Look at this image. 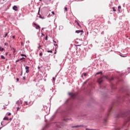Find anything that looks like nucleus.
Instances as JSON below:
<instances>
[{"instance_id": "obj_12", "label": "nucleus", "mask_w": 130, "mask_h": 130, "mask_svg": "<svg viewBox=\"0 0 130 130\" xmlns=\"http://www.w3.org/2000/svg\"><path fill=\"white\" fill-rule=\"evenodd\" d=\"M1 58L2 59H6V57L4 55H1Z\"/></svg>"}, {"instance_id": "obj_18", "label": "nucleus", "mask_w": 130, "mask_h": 130, "mask_svg": "<svg viewBox=\"0 0 130 130\" xmlns=\"http://www.w3.org/2000/svg\"><path fill=\"white\" fill-rule=\"evenodd\" d=\"M7 115L8 116H10V115H12V114L11 113H8Z\"/></svg>"}, {"instance_id": "obj_7", "label": "nucleus", "mask_w": 130, "mask_h": 130, "mask_svg": "<svg viewBox=\"0 0 130 130\" xmlns=\"http://www.w3.org/2000/svg\"><path fill=\"white\" fill-rule=\"evenodd\" d=\"M25 70H26V74H28V73H29V67L26 66L25 67Z\"/></svg>"}, {"instance_id": "obj_4", "label": "nucleus", "mask_w": 130, "mask_h": 130, "mask_svg": "<svg viewBox=\"0 0 130 130\" xmlns=\"http://www.w3.org/2000/svg\"><path fill=\"white\" fill-rule=\"evenodd\" d=\"M33 24L34 25V26H36V29L39 30V29H40V26L38 25L37 24H36V23H34Z\"/></svg>"}, {"instance_id": "obj_11", "label": "nucleus", "mask_w": 130, "mask_h": 130, "mask_svg": "<svg viewBox=\"0 0 130 130\" xmlns=\"http://www.w3.org/2000/svg\"><path fill=\"white\" fill-rule=\"evenodd\" d=\"M25 104L26 105H29V104H30V102H28V101H25Z\"/></svg>"}, {"instance_id": "obj_26", "label": "nucleus", "mask_w": 130, "mask_h": 130, "mask_svg": "<svg viewBox=\"0 0 130 130\" xmlns=\"http://www.w3.org/2000/svg\"><path fill=\"white\" fill-rule=\"evenodd\" d=\"M83 76H84V77H86V76H87V74L86 73H84L83 74Z\"/></svg>"}, {"instance_id": "obj_34", "label": "nucleus", "mask_w": 130, "mask_h": 130, "mask_svg": "<svg viewBox=\"0 0 130 130\" xmlns=\"http://www.w3.org/2000/svg\"><path fill=\"white\" fill-rule=\"evenodd\" d=\"M16 80H17V82H19V78H17Z\"/></svg>"}, {"instance_id": "obj_43", "label": "nucleus", "mask_w": 130, "mask_h": 130, "mask_svg": "<svg viewBox=\"0 0 130 130\" xmlns=\"http://www.w3.org/2000/svg\"><path fill=\"white\" fill-rule=\"evenodd\" d=\"M41 1H42V0H40V2H41Z\"/></svg>"}, {"instance_id": "obj_10", "label": "nucleus", "mask_w": 130, "mask_h": 130, "mask_svg": "<svg viewBox=\"0 0 130 130\" xmlns=\"http://www.w3.org/2000/svg\"><path fill=\"white\" fill-rule=\"evenodd\" d=\"M75 23H77V25H78V26H79V27H81V25H80V23H79V22H78V21L75 20Z\"/></svg>"}, {"instance_id": "obj_37", "label": "nucleus", "mask_w": 130, "mask_h": 130, "mask_svg": "<svg viewBox=\"0 0 130 130\" xmlns=\"http://www.w3.org/2000/svg\"><path fill=\"white\" fill-rule=\"evenodd\" d=\"M42 35L43 36H44V34H42Z\"/></svg>"}, {"instance_id": "obj_29", "label": "nucleus", "mask_w": 130, "mask_h": 130, "mask_svg": "<svg viewBox=\"0 0 130 130\" xmlns=\"http://www.w3.org/2000/svg\"><path fill=\"white\" fill-rule=\"evenodd\" d=\"M20 59H18V60H17L16 61V62H18V61H20Z\"/></svg>"}, {"instance_id": "obj_8", "label": "nucleus", "mask_w": 130, "mask_h": 130, "mask_svg": "<svg viewBox=\"0 0 130 130\" xmlns=\"http://www.w3.org/2000/svg\"><path fill=\"white\" fill-rule=\"evenodd\" d=\"M76 33L79 34V33H83L84 31H83V30H76Z\"/></svg>"}, {"instance_id": "obj_24", "label": "nucleus", "mask_w": 130, "mask_h": 130, "mask_svg": "<svg viewBox=\"0 0 130 130\" xmlns=\"http://www.w3.org/2000/svg\"><path fill=\"white\" fill-rule=\"evenodd\" d=\"M64 10H65V11H66V12H68V8L65 7V8H64Z\"/></svg>"}, {"instance_id": "obj_40", "label": "nucleus", "mask_w": 130, "mask_h": 130, "mask_svg": "<svg viewBox=\"0 0 130 130\" xmlns=\"http://www.w3.org/2000/svg\"><path fill=\"white\" fill-rule=\"evenodd\" d=\"M1 124H2V125H3V122H1Z\"/></svg>"}, {"instance_id": "obj_2", "label": "nucleus", "mask_w": 130, "mask_h": 130, "mask_svg": "<svg viewBox=\"0 0 130 130\" xmlns=\"http://www.w3.org/2000/svg\"><path fill=\"white\" fill-rule=\"evenodd\" d=\"M103 78H105L107 80L108 79V77L107 76H103L102 77L100 78L98 80V83L100 84L101 83L103 82Z\"/></svg>"}, {"instance_id": "obj_42", "label": "nucleus", "mask_w": 130, "mask_h": 130, "mask_svg": "<svg viewBox=\"0 0 130 130\" xmlns=\"http://www.w3.org/2000/svg\"><path fill=\"white\" fill-rule=\"evenodd\" d=\"M83 35V34H80V35Z\"/></svg>"}, {"instance_id": "obj_5", "label": "nucleus", "mask_w": 130, "mask_h": 130, "mask_svg": "<svg viewBox=\"0 0 130 130\" xmlns=\"http://www.w3.org/2000/svg\"><path fill=\"white\" fill-rule=\"evenodd\" d=\"M4 120H12V118H9V117L8 116H5L4 118Z\"/></svg>"}, {"instance_id": "obj_16", "label": "nucleus", "mask_w": 130, "mask_h": 130, "mask_svg": "<svg viewBox=\"0 0 130 130\" xmlns=\"http://www.w3.org/2000/svg\"><path fill=\"white\" fill-rule=\"evenodd\" d=\"M8 33H6L5 35V36H4V38H6V37H7V36H8Z\"/></svg>"}, {"instance_id": "obj_1", "label": "nucleus", "mask_w": 130, "mask_h": 130, "mask_svg": "<svg viewBox=\"0 0 130 130\" xmlns=\"http://www.w3.org/2000/svg\"><path fill=\"white\" fill-rule=\"evenodd\" d=\"M130 110L127 111L126 112H122L119 113L117 116V118H119V117H124L126 116V114H129Z\"/></svg>"}, {"instance_id": "obj_6", "label": "nucleus", "mask_w": 130, "mask_h": 130, "mask_svg": "<svg viewBox=\"0 0 130 130\" xmlns=\"http://www.w3.org/2000/svg\"><path fill=\"white\" fill-rule=\"evenodd\" d=\"M72 127L73 128H74L75 127H83V125H75V126H72Z\"/></svg>"}, {"instance_id": "obj_15", "label": "nucleus", "mask_w": 130, "mask_h": 130, "mask_svg": "<svg viewBox=\"0 0 130 130\" xmlns=\"http://www.w3.org/2000/svg\"><path fill=\"white\" fill-rule=\"evenodd\" d=\"M63 120H64V121H69V119H68V118H64L63 119Z\"/></svg>"}, {"instance_id": "obj_41", "label": "nucleus", "mask_w": 130, "mask_h": 130, "mask_svg": "<svg viewBox=\"0 0 130 130\" xmlns=\"http://www.w3.org/2000/svg\"><path fill=\"white\" fill-rule=\"evenodd\" d=\"M128 120H130V117H129Z\"/></svg>"}, {"instance_id": "obj_31", "label": "nucleus", "mask_w": 130, "mask_h": 130, "mask_svg": "<svg viewBox=\"0 0 130 130\" xmlns=\"http://www.w3.org/2000/svg\"><path fill=\"white\" fill-rule=\"evenodd\" d=\"M53 81L54 82V81H55V78L53 77Z\"/></svg>"}, {"instance_id": "obj_13", "label": "nucleus", "mask_w": 130, "mask_h": 130, "mask_svg": "<svg viewBox=\"0 0 130 130\" xmlns=\"http://www.w3.org/2000/svg\"><path fill=\"white\" fill-rule=\"evenodd\" d=\"M102 72H98V73H96V75H99V74H100V75H102Z\"/></svg>"}, {"instance_id": "obj_25", "label": "nucleus", "mask_w": 130, "mask_h": 130, "mask_svg": "<svg viewBox=\"0 0 130 130\" xmlns=\"http://www.w3.org/2000/svg\"><path fill=\"white\" fill-rule=\"evenodd\" d=\"M54 45H56V46H57V44H55V43H56V42L55 41H54Z\"/></svg>"}, {"instance_id": "obj_14", "label": "nucleus", "mask_w": 130, "mask_h": 130, "mask_svg": "<svg viewBox=\"0 0 130 130\" xmlns=\"http://www.w3.org/2000/svg\"><path fill=\"white\" fill-rule=\"evenodd\" d=\"M120 9H121V6H118V12H120Z\"/></svg>"}, {"instance_id": "obj_27", "label": "nucleus", "mask_w": 130, "mask_h": 130, "mask_svg": "<svg viewBox=\"0 0 130 130\" xmlns=\"http://www.w3.org/2000/svg\"><path fill=\"white\" fill-rule=\"evenodd\" d=\"M22 59H25V58L22 57L20 59V60H22Z\"/></svg>"}, {"instance_id": "obj_22", "label": "nucleus", "mask_w": 130, "mask_h": 130, "mask_svg": "<svg viewBox=\"0 0 130 130\" xmlns=\"http://www.w3.org/2000/svg\"><path fill=\"white\" fill-rule=\"evenodd\" d=\"M21 56H25V57H26V55L24 54H21Z\"/></svg>"}, {"instance_id": "obj_3", "label": "nucleus", "mask_w": 130, "mask_h": 130, "mask_svg": "<svg viewBox=\"0 0 130 130\" xmlns=\"http://www.w3.org/2000/svg\"><path fill=\"white\" fill-rule=\"evenodd\" d=\"M68 94L71 96V98H72L73 99L76 98V97L77 96V94L76 93L69 92Z\"/></svg>"}, {"instance_id": "obj_39", "label": "nucleus", "mask_w": 130, "mask_h": 130, "mask_svg": "<svg viewBox=\"0 0 130 130\" xmlns=\"http://www.w3.org/2000/svg\"><path fill=\"white\" fill-rule=\"evenodd\" d=\"M21 45H23V42H21Z\"/></svg>"}, {"instance_id": "obj_33", "label": "nucleus", "mask_w": 130, "mask_h": 130, "mask_svg": "<svg viewBox=\"0 0 130 130\" xmlns=\"http://www.w3.org/2000/svg\"><path fill=\"white\" fill-rule=\"evenodd\" d=\"M87 82H88L87 81L84 82V84H87Z\"/></svg>"}, {"instance_id": "obj_21", "label": "nucleus", "mask_w": 130, "mask_h": 130, "mask_svg": "<svg viewBox=\"0 0 130 130\" xmlns=\"http://www.w3.org/2000/svg\"><path fill=\"white\" fill-rule=\"evenodd\" d=\"M47 52H48V53L50 52V53H52V50H48Z\"/></svg>"}, {"instance_id": "obj_45", "label": "nucleus", "mask_w": 130, "mask_h": 130, "mask_svg": "<svg viewBox=\"0 0 130 130\" xmlns=\"http://www.w3.org/2000/svg\"><path fill=\"white\" fill-rule=\"evenodd\" d=\"M55 53H56V52H55Z\"/></svg>"}, {"instance_id": "obj_36", "label": "nucleus", "mask_w": 130, "mask_h": 130, "mask_svg": "<svg viewBox=\"0 0 130 130\" xmlns=\"http://www.w3.org/2000/svg\"><path fill=\"white\" fill-rule=\"evenodd\" d=\"M25 79H26V78H25V77H23V80H25Z\"/></svg>"}, {"instance_id": "obj_20", "label": "nucleus", "mask_w": 130, "mask_h": 130, "mask_svg": "<svg viewBox=\"0 0 130 130\" xmlns=\"http://www.w3.org/2000/svg\"><path fill=\"white\" fill-rule=\"evenodd\" d=\"M104 122H107V118L104 119Z\"/></svg>"}, {"instance_id": "obj_17", "label": "nucleus", "mask_w": 130, "mask_h": 130, "mask_svg": "<svg viewBox=\"0 0 130 130\" xmlns=\"http://www.w3.org/2000/svg\"><path fill=\"white\" fill-rule=\"evenodd\" d=\"M4 48H0V51H4Z\"/></svg>"}, {"instance_id": "obj_35", "label": "nucleus", "mask_w": 130, "mask_h": 130, "mask_svg": "<svg viewBox=\"0 0 130 130\" xmlns=\"http://www.w3.org/2000/svg\"><path fill=\"white\" fill-rule=\"evenodd\" d=\"M38 48L39 49V48H41V46H39V47H38Z\"/></svg>"}, {"instance_id": "obj_30", "label": "nucleus", "mask_w": 130, "mask_h": 130, "mask_svg": "<svg viewBox=\"0 0 130 130\" xmlns=\"http://www.w3.org/2000/svg\"><path fill=\"white\" fill-rule=\"evenodd\" d=\"M52 15H55V14L54 13V12H53V11L52 12Z\"/></svg>"}, {"instance_id": "obj_28", "label": "nucleus", "mask_w": 130, "mask_h": 130, "mask_svg": "<svg viewBox=\"0 0 130 130\" xmlns=\"http://www.w3.org/2000/svg\"><path fill=\"white\" fill-rule=\"evenodd\" d=\"M40 56H42V52H41V53H40Z\"/></svg>"}, {"instance_id": "obj_9", "label": "nucleus", "mask_w": 130, "mask_h": 130, "mask_svg": "<svg viewBox=\"0 0 130 130\" xmlns=\"http://www.w3.org/2000/svg\"><path fill=\"white\" fill-rule=\"evenodd\" d=\"M13 9L14 10V11H18V7L16 6H13Z\"/></svg>"}, {"instance_id": "obj_44", "label": "nucleus", "mask_w": 130, "mask_h": 130, "mask_svg": "<svg viewBox=\"0 0 130 130\" xmlns=\"http://www.w3.org/2000/svg\"><path fill=\"white\" fill-rule=\"evenodd\" d=\"M1 128H2V127H0V129H1Z\"/></svg>"}, {"instance_id": "obj_38", "label": "nucleus", "mask_w": 130, "mask_h": 130, "mask_svg": "<svg viewBox=\"0 0 130 130\" xmlns=\"http://www.w3.org/2000/svg\"><path fill=\"white\" fill-rule=\"evenodd\" d=\"M39 12H40V10H39L38 15H39Z\"/></svg>"}, {"instance_id": "obj_32", "label": "nucleus", "mask_w": 130, "mask_h": 130, "mask_svg": "<svg viewBox=\"0 0 130 130\" xmlns=\"http://www.w3.org/2000/svg\"><path fill=\"white\" fill-rule=\"evenodd\" d=\"M12 38H13V39H15V36H13L12 37Z\"/></svg>"}, {"instance_id": "obj_19", "label": "nucleus", "mask_w": 130, "mask_h": 130, "mask_svg": "<svg viewBox=\"0 0 130 130\" xmlns=\"http://www.w3.org/2000/svg\"><path fill=\"white\" fill-rule=\"evenodd\" d=\"M113 12H116V10H115V7L113 8Z\"/></svg>"}, {"instance_id": "obj_23", "label": "nucleus", "mask_w": 130, "mask_h": 130, "mask_svg": "<svg viewBox=\"0 0 130 130\" xmlns=\"http://www.w3.org/2000/svg\"><path fill=\"white\" fill-rule=\"evenodd\" d=\"M113 80H114L113 77H111V78L110 79V81H113Z\"/></svg>"}]
</instances>
